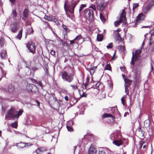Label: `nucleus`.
<instances>
[{
	"label": "nucleus",
	"mask_w": 154,
	"mask_h": 154,
	"mask_svg": "<svg viewBox=\"0 0 154 154\" xmlns=\"http://www.w3.org/2000/svg\"><path fill=\"white\" fill-rule=\"evenodd\" d=\"M28 15V10L27 9H26L23 11V16L22 17L23 20H25L26 18L27 17Z\"/></svg>",
	"instance_id": "19"
},
{
	"label": "nucleus",
	"mask_w": 154,
	"mask_h": 154,
	"mask_svg": "<svg viewBox=\"0 0 154 154\" xmlns=\"http://www.w3.org/2000/svg\"><path fill=\"white\" fill-rule=\"evenodd\" d=\"M106 5V4L105 2H102L97 4V9L100 11L103 10Z\"/></svg>",
	"instance_id": "10"
},
{
	"label": "nucleus",
	"mask_w": 154,
	"mask_h": 154,
	"mask_svg": "<svg viewBox=\"0 0 154 154\" xmlns=\"http://www.w3.org/2000/svg\"><path fill=\"white\" fill-rule=\"evenodd\" d=\"M82 38V36L81 35H79L77 37L74 39V40H79L80 39Z\"/></svg>",
	"instance_id": "40"
},
{
	"label": "nucleus",
	"mask_w": 154,
	"mask_h": 154,
	"mask_svg": "<svg viewBox=\"0 0 154 154\" xmlns=\"http://www.w3.org/2000/svg\"><path fill=\"white\" fill-rule=\"evenodd\" d=\"M105 69L108 70H111V67L109 64H108L106 65L105 68Z\"/></svg>",
	"instance_id": "37"
},
{
	"label": "nucleus",
	"mask_w": 154,
	"mask_h": 154,
	"mask_svg": "<svg viewBox=\"0 0 154 154\" xmlns=\"http://www.w3.org/2000/svg\"><path fill=\"white\" fill-rule=\"evenodd\" d=\"M112 143L115 145L119 146L122 144V142L121 140H115L112 142Z\"/></svg>",
	"instance_id": "17"
},
{
	"label": "nucleus",
	"mask_w": 154,
	"mask_h": 154,
	"mask_svg": "<svg viewBox=\"0 0 154 154\" xmlns=\"http://www.w3.org/2000/svg\"><path fill=\"white\" fill-rule=\"evenodd\" d=\"M89 8H92V9H93L94 11H96V7H95V5H93V4L91 5L89 7Z\"/></svg>",
	"instance_id": "44"
},
{
	"label": "nucleus",
	"mask_w": 154,
	"mask_h": 154,
	"mask_svg": "<svg viewBox=\"0 0 154 154\" xmlns=\"http://www.w3.org/2000/svg\"><path fill=\"white\" fill-rule=\"evenodd\" d=\"M78 2L75 1L72 3L70 6H69L68 8V10L70 14H72V16L73 15V13L74 11V9L75 6L77 5Z\"/></svg>",
	"instance_id": "8"
},
{
	"label": "nucleus",
	"mask_w": 154,
	"mask_h": 154,
	"mask_svg": "<svg viewBox=\"0 0 154 154\" xmlns=\"http://www.w3.org/2000/svg\"><path fill=\"white\" fill-rule=\"evenodd\" d=\"M16 0H9L12 4H14Z\"/></svg>",
	"instance_id": "56"
},
{
	"label": "nucleus",
	"mask_w": 154,
	"mask_h": 154,
	"mask_svg": "<svg viewBox=\"0 0 154 154\" xmlns=\"http://www.w3.org/2000/svg\"><path fill=\"white\" fill-rule=\"evenodd\" d=\"M149 27L148 26H145L142 27V28H148Z\"/></svg>",
	"instance_id": "63"
},
{
	"label": "nucleus",
	"mask_w": 154,
	"mask_h": 154,
	"mask_svg": "<svg viewBox=\"0 0 154 154\" xmlns=\"http://www.w3.org/2000/svg\"><path fill=\"white\" fill-rule=\"evenodd\" d=\"M11 28L12 32L14 33L17 31L19 28V26L17 23H14L11 24Z\"/></svg>",
	"instance_id": "12"
},
{
	"label": "nucleus",
	"mask_w": 154,
	"mask_h": 154,
	"mask_svg": "<svg viewBox=\"0 0 154 154\" xmlns=\"http://www.w3.org/2000/svg\"><path fill=\"white\" fill-rule=\"evenodd\" d=\"M138 132L139 133V135L140 136H144V131L141 128H138Z\"/></svg>",
	"instance_id": "24"
},
{
	"label": "nucleus",
	"mask_w": 154,
	"mask_h": 154,
	"mask_svg": "<svg viewBox=\"0 0 154 154\" xmlns=\"http://www.w3.org/2000/svg\"><path fill=\"white\" fill-rule=\"evenodd\" d=\"M146 147V145H144L143 146V149H145Z\"/></svg>",
	"instance_id": "60"
},
{
	"label": "nucleus",
	"mask_w": 154,
	"mask_h": 154,
	"mask_svg": "<svg viewBox=\"0 0 154 154\" xmlns=\"http://www.w3.org/2000/svg\"><path fill=\"white\" fill-rule=\"evenodd\" d=\"M12 14L14 17H15L17 15V13L15 10L13 11Z\"/></svg>",
	"instance_id": "49"
},
{
	"label": "nucleus",
	"mask_w": 154,
	"mask_h": 154,
	"mask_svg": "<svg viewBox=\"0 0 154 154\" xmlns=\"http://www.w3.org/2000/svg\"><path fill=\"white\" fill-rule=\"evenodd\" d=\"M113 44L112 43H110L106 47L108 49L111 48L112 47Z\"/></svg>",
	"instance_id": "43"
},
{
	"label": "nucleus",
	"mask_w": 154,
	"mask_h": 154,
	"mask_svg": "<svg viewBox=\"0 0 154 154\" xmlns=\"http://www.w3.org/2000/svg\"><path fill=\"white\" fill-rule=\"evenodd\" d=\"M141 51V50L139 49L136 50L135 51L134 54L133 52L132 53V57L131 61L130 63L131 65H133V66L134 65V62L137 60V57L139 55Z\"/></svg>",
	"instance_id": "4"
},
{
	"label": "nucleus",
	"mask_w": 154,
	"mask_h": 154,
	"mask_svg": "<svg viewBox=\"0 0 154 154\" xmlns=\"http://www.w3.org/2000/svg\"><path fill=\"white\" fill-rule=\"evenodd\" d=\"M125 87H129L131 84L132 81L128 79H124Z\"/></svg>",
	"instance_id": "13"
},
{
	"label": "nucleus",
	"mask_w": 154,
	"mask_h": 154,
	"mask_svg": "<svg viewBox=\"0 0 154 154\" xmlns=\"http://www.w3.org/2000/svg\"><path fill=\"white\" fill-rule=\"evenodd\" d=\"M11 127L14 128H17V123L16 121H15L14 122L12 123L11 125Z\"/></svg>",
	"instance_id": "30"
},
{
	"label": "nucleus",
	"mask_w": 154,
	"mask_h": 154,
	"mask_svg": "<svg viewBox=\"0 0 154 154\" xmlns=\"http://www.w3.org/2000/svg\"><path fill=\"white\" fill-rule=\"evenodd\" d=\"M100 18L102 22H105V19L103 15L101 13L100 14Z\"/></svg>",
	"instance_id": "36"
},
{
	"label": "nucleus",
	"mask_w": 154,
	"mask_h": 154,
	"mask_svg": "<svg viewBox=\"0 0 154 154\" xmlns=\"http://www.w3.org/2000/svg\"><path fill=\"white\" fill-rule=\"evenodd\" d=\"M95 154H105V152L104 150H100L98 152H96Z\"/></svg>",
	"instance_id": "34"
},
{
	"label": "nucleus",
	"mask_w": 154,
	"mask_h": 154,
	"mask_svg": "<svg viewBox=\"0 0 154 154\" xmlns=\"http://www.w3.org/2000/svg\"><path fill=\"white\" fill-rule=\"evenodd\" d=\"M116 38L118 40H119L121 38L120 35L118 33H116Z\"/></svg>",
	"instance_id": "50"
},
{
	"label": "nucleus",
	"mask_w": 154,
	"mask_h": 154,
	"mask_svg": "<svg viewBox=\"0 0 154 154\" xmlns=\"http://www.w3.org/2000/svg\"><path fill=\"white\" fill-rule=\"evenodd\" d=\"M120 29H117L116 30V31L117 32H120Z\"/></svg>",
	"instance_id": "61"
},
{
	"label": "nucleus",
	"mask_w": 154,
	"mask_h": 154,
	"mask_svg": "<svg viewBox=\"0 0 154 154\" xmlns=\"http://www.w3.org/2000/svg\"><path fill=\"white\" fill-rule=\"evenodd\" d=\"M66 128L68 131L70 132L73 131V129L72 127L69 126L68 125H66Z\"/></svg>",
	"instance_id": "38"
},
{
	"label": "nucleus",
	"mask_w": 154,
	"mask_h": 154,
	"mask_svg": "<svg viewBox=\"0 0 154 154\" xmlns=\"http://www.w3.org/2000/svg\"><path fill=\"white\" fill-rule=\"evenodd\" d=\"M4 44V39L3 38H1L0 39V45L1 47L3 46Z\"/></svg>",
	"instance_id": "35"
},
{
	"label": "nucleus",
	"mask_w": 154,
	"mask_h": 154,
	"mask_svg": "<svg viewBox=\"0 0 154 154\" xmlns=\"http://www.w3.org/2000/svg\"><path fill=\"white\" fill-rule=\"evenodd\" d=\"M100 85V83L99 82H97V84H96V86H97V87H98V88H99V86Z\"/></svg>",
	"instance_id": "58"
},
{
	"label": "nucleus",
	"mask_w": 154,
	"mask_h": 154,
	"mask_svg": "<svg viewBox=\"0 0 154 154\" xmlns=\"http://www.w3.org/2000/svg\"><path fill=\"white\" fill-rule=\"evenodd\" d=\"M36 152L37 153V154H40L41 152V149H40L39 148L38 149L36 150Z\"/></svg>",
	"instance_id": "47"
},
{
	"label": "nucleus",
	"mask_w": 154,
	"mask_h": 154,
	"mask_svg": "<svg viewBox=\"0 0 154 154\" xmlns=\"http://www.w3.org/2000/svg\"><path fill=\"white\" fill-rule=\"evenodd\" d=\"M154 6V0H152L144 8V12L145 13H147L149 11L151 8Z\"/></svg>",
	"instance_id": "9"
},
{
	"label": "nucleus",
	"mask_w": 154,
	"mask_h": 154,
	"mask_svg": "<svg viewBox=\"0 0 154 154\" xmlns=\"http://www.w3.org/2000/svg\"><path fill=\"white\" fill-rule=\"evenodd\" d=\"M44 18L46 20L50 21H52L53 18L52 17H48L47 16H45L44 17Z\"/></svg>",
	"instance_id": "31"
},
{
	"label": "nucleus",
	"mask_w": 154,
	"mask_h": 154,
	"mask_svg": "<svg viewBox=\"0 0 154 154\" xmlns=\"http://www.w3.org/2000/svg\"><path fill=\"white\" fill-rule=\"evenodd\" d=\"M121 100L122 103L124 105V101H125V97H122L121 99Z\"/></svg>",
	"instance_id": "51"
},
{
	"label": "nucleus",
	"mask_w": 154,
	"mask_h": 154,
	"mask_svg": "<svg viewBox=\"0 0 154 154\" xmlns=\"http://www.w3.org/2000/svg\"><path fill=\"white\" fill-rule=\"evenodd\" d=\"M26 47L30 52L32 53L33 54L35 53L36 47L35 43L32 42H29L27 44Z\"/></svg>",
	"instance_id": "7"
},
{
	"label": "nucleus",
	"mask_w": 154,
	"mask_h": 154,
	"mask_svg": "<svg viewBox=\"0 0 154 154\" xmlns=\"http://www.w3.org/2000/svg\"><path fill=\"white\" fill-rule=\"evenodd\" d=\"M151 51H154V46L151 49Z\"/></svg>",
	"instance_id": "64"
},
{
	"label": "nucleus",
	"mask_w": 154,
	"mask_h": 154,
	"mask_svg": "<svg viewBox=\"0 0 154 154\" xmlns=\"http://www.w3.org/2000/svg\"><path fill=\"white\" fill-rule=\"evenodd\" d=\"M138 5V4L135 3L133 5V10H134L137 7Z\"/></svg>",
	"instance_id": "41"
},
{
	"label": "nucleus",
	"mask_w": 154,
	"mask_h": 154,
	"mask_svg": "<svg viewBox=\"0 0 154 154\" xmlns=\"http://www.w3.org/2000/svg\"><path fill=\"white\" fill-rule=\"evenodd\" d=\"M61 76L63 79L69 82H71L73 79V76L71 75H68L66 72H63Z\"/></svg>",
	"instance_id": "6"
},
{
	"label": "nucleus",
	"mask_w": 154,
	"mask_h": 154,
	"mask_svg": "<svg viewBox=\"0 0 154 154\" xmlns=\"http://www.w3.org/2000/svg\"><path fill=\"white\" fill-rule=\"evenodd\" d=\"M95 152H96L95 148L92 145H91L90 146V148L88 150V153L91 154L94 153Z\"/></svg>",
	"instance_id": "18"
},
{
	"label": "nucleus",
	"mask_w": 154,
	"mask_h": 154,
	"mask_svg": "<svg viewBox=\"0 0 154 154\" xmlns=\"http://www.w3.org/2000/svg\"><path fill=\"white\" fill-rule=\"evenodd\" d=\"M84 15L88 20H92L93 18V11L88 9H86L84 11Z\"/></svg>",
	"instance_id": "3"
},
{
	"label": "nucleus",
	"mask_w": 154,
	"mask_h": 154,
	"mask_svg": "<svg viewBox=\"0 0 154 154\" xmlns=\"http://www.w3.org/2000/svg\"><path fill=\"white\" fill-rule=\"evenodd\" d=\"M52 21L54 22L57 25L59 24V20L56 18H53Z\"/></svg>",
	"instance_id": "32"
},
{
	"label": "nucleus",
	"mask_w": 154,
	"mask_h": 154,
	"mask_svg": "<svg viewBox=\"0 0 154 154\" xmlns=\"http://www.w3.org/2000/svg\"><path fill=\"white\" fill-rule=\"evenodd\" d=\"M145 142L143 141H141L139 142L138 148L139 149H140L142 147L143 144H144Z\"/></svg>",
	"instance_id": "27"
},
{
	"label": "nucleus",
	"mask_w": 154,
	"mask_h": 154,
	"mask_svg": "<svg viewBox=\"0 0 154 154\" xmlns=\"http://www.w3.org/2000/svg\"><path fill=\"white\" fill-rule=\"evenodd\" d=\"M39 148L41 149V152L45 151L46 150V149L45 147H40Z\"/></svg>",
	"instance_id": "48"
},
{
	"label": "nucleus",
	"mask_w": 154,
	"mask_h": 154,
	"mask_svg": "<svg viewBox=\"0 0 154 154\" xmlns=\"http://www.w3.org/2000/svg\"><path fill=\"white\" fill-rule=\"evenodd\" d=\"M96 68V67L94 66L93 68H88V70L89 71L91 75H92L93 74L94 70Z\"/></svg>",
	"instance_id": "22"
},
{
	"label": "nucleus",
	"mask_w": 154,
	"mask_h": 154,
	"mask_svg": "<svg viewBox=\"0 0 154 154\" xmlns=\"http://www.w3.org/2000/svg\"><path fill=\"white\" fill-rule=\"evenodd\" d=\"M86 91L85 90H79V92L80 94L81 97H86L87 96V94L85 93V92Z\"/></svg>",
	"instance_id": "15"
},
{
	"label": "nucleus",
	"mask_w": 154,
	"mask_h": 154,
	"mask_svg": "<svg viewBox=\"0 0 154 154\" xmlns=\"http://www.w3.org/2000/svg\"><path fill=\"white\" fill-rule=\"evenodd\" d=\"M55 51L54 50H51V54L52 55H54L55 54Z\"/></svg>",
	"instance_id": "54"
},
{
	"label": "nucleus",
	"mask_w": 154,
	"mask_h": 154,
	"mask_svg": "<svg viewBox=\"0 0 154 154\" xmlns=\"http://www.w3.org/2000/svg\"><path fill=\"white\" fill-rule=\"evenodd\" d=\"M108 117L112 118V119L113 120L114 119V117L113 116H112L111 115L109 114L106 113L104 114L103 115V116H102V118H105Z\"/></svg>",
	"instance_id": "23"
},
{
	"label": "nucleus",
	"mask_w": 154,
	"mask_h": 154,
	"mask_svg": "<svg viewBox=\"0 0 154 154\" xmlns=\"http://www.w3.org/2000/svg\"><path fill=\"white\" fill-rule=\"evenodd\" d=\"M33 145V144L31 143H25V147H29Z\"/></svg>",
	"instance_id": "42"
},
{
	"label": "nucleus",
	"mask_w": 154,
	"mask_h": 154,
	"mask_svg": "<svg viewBox=\"0 0 154 154\" xmlns=\"http://www.w3.org/2000/svg\"><path fill=\"white\" fill-rule=\"evenodd\" d=\"M118 135L117 134H112L110 135V138L112 140L114 141L118 139Z\"/></svg>",
	"instance_id": "16"
},
{
	"label": "nucleus",
	"mask_w": 154,
	"mask_h": 154,
	"mask_svg": "<svg viewBox=\"0 0 154 154\" xmlns=\"http://www.w3.org/2000/svg\"><path fill=\"white\" fill-rule=\"evenodd\" d=\"M15 145L18 148L21 149L25 147V143L21 142L19 143H16Z\"/></svg>",
	"instance_id": "14"
},
{
	"label": "nucleus",
	"mask_w": 154,
	"mask_h": 154,
	"mask_svg": "<svg viewBox=\"0 0 154 154\" xmlns=\"http://www.w3.org/2000/svg\"><path fill=\"white\" fill-rule=\"evenodd\" d=\"M1 57L2 59H4L7 56L6 52L5 50H3L0 53Z\"/></svg>",
	"instance_id": "21"
},
{
	"label": "nucleus",
	"mask_w": 154,
	"mask_h": 154,
	"mask_svg": "<svg viewBox=\"0 0 154 154\" xmlns=\"http://www.w3.org/2000/svg\"><path fill=\"white\" fill-rule=\"evenodd\" d=\"M86 7V5L82 4L81 5L79 9V12L80 14H81V12L82 11L84 8H85Z\"/></svg>",
	"instance_id": "29"
},
{
	"label": "nucleus",
	"mask_w": 154,
	"mask_h": 154,
	"mask_svg": "<svg viewBox=\"0 0 154 154\" xmlns=\"http://www.w3.org/2000/svg\"><path fill=\"white\" fill-rule=\"evenodd\" d=\"M145 18L144 15L140 13L137 17L136 19V23L137 24L141 22Z\"/></svg>",
	"instance_id": "11"
},
{
	"label": "nucleus",
	"mask_w": 154,
	"mask_h": 154,
	"mask_svg": "<svg viewBox=\"0 0 154 154\" xmlns=\"http://www.w3.org/2000/svg\"><path fill=\"white\" fill-rule=\"evenodd\" d=\"M74 40H72V41H70V44H72V43H74Z\"/></svg>",
	"instance_id": "59"
},
{
	"label": "nucleus",
	"mask_w": 154,
	"mask_h": 154,
	"mask_svg": "<svg viewBox=\"0 0 154 154\" xmlns=\"http://www.w3.org/2000/svg\"><path fill=\"white\" fill-rule=\"evenodd\" d=\"M2 73V69L1 67H0V76H1Z\"/></svg>",
	"instance_id": "55"
},
{
	"label": "nucleus",
	"mask_w": 154,
	"mask_h": 154,
	"mask_svg": "<svg viewBox=\"0 0 154 154\" xmlns=\"http://www.w3.org/2000/svg\"><path fill=\"white\" fill-rule=\"evenodd\" d=\"M62 27L66 31L67 30L68 28L65 25H62Z\"/></svg>",
	"instance_id": "53"
},
{
	"label": "nucleus",
	"mask_w": 154,
	"mask_h": 154,
	"mask_svg": "<svg viewBox=\"0 0 154 154\" xmlns=\"http://www.w3.org/2000/svg\"><path fill=\"white\" fill-rule=\"evenodd\" d=\"M64 98L65 99L66 101H68V97L67 96H66Z\"/></svg>",
	"instance_id": "57"
},
{
	"label": "nucleus",
	"mask_w": 154,
	"mask_h": 154,
	"mask_svg": "<svg viewBox=\"0 0 154 154\" xmlns=\"http://www.w3.org/2000/svg\"><path fill=\"white\" fill-rule=\"evenodd\" d=\"M14 90V86L12 85H10L6 90V91H8L9 92H13Z\"/></svg>",
	"instance_id": "20"
},
{
	"label": "nucleus",
	"mask_w": 154,
	"mask_h": 154,
	"mask_svg": "<svg viewBox=\"0 0 154 154\" xmlns=\"http://www.w3.org/2000/svg\"><path fill=\"white\" fill-rule=\"evenodd\" d=\"M103 36L101 34H98L97 36V39L98 41H101L102 40Z\"/></svg>",
	"instance_id": "26"
},
{
	"label": "nucleus",
	"mask_w": 154,
	"mask_h": 154,
	"mask_svg": "<svg viewBox=\"0 0 154 154\" xmlns=\"http://www.w3.org/2000/svg\"><path fill=\"white\" fill-rule=\"evenodd\" d=\"M120 50L122 51H124L125 50V47L123 45H120L119 47Z\"/></svg>",
	"instance_id": "39"
},
{
	"label": "nucleus",
	"mask_w": 154,
	"mask_h": 154,
	"mask_svg": "<svg viewBox=\"0 0 154 154\" xmlns=\"http://www.w3.org/2000/svg\"><path fill=\"white\" fill-rule=\"evenodd\" d=\"M126 12L124 10H123L119 20L115 21L114 22V25L115 26H118L122 22H125L126 21Z\"/></svg>",
	"instance_id": "2"
},
{
	"label": "nucleus",
	"mask_w": 154,
	"mask_h": 154,
	"mask_svg": "<svg viewBox=\"0 0 154 154\" xmlns=\"http://www.w3.org/2000/svg\"><path fill=\"white\" fill-rule=\"evenodd\" d=\"M128 87H125V92L126 94H128L129 93V90L128 89Z\"/></svg>",
	"instance_id": "46"
},
{
	"label": "nucleus",
	"mask_w": 154,
	"mask_h": 154,
	"mask_svg": "<svg viewBox=\"0 0 154 154\" xmlns=\"http://www.w3.org/2000/svg\"><path fill=\"white\" fill-rule=\"evenodd\" d=\"M22 29L20 30L19 32V33L17 36V38L19 40H20L22 37Z\"/></svg>",
	"instance_id": "25"
},
{
	"label": "nucleus",
	"mask_w": 154,
	"mask_h": 154,
	"mask_svg": "<svg viewBox=\"0 0 154 154\" xmlns=\"http://www.w3.org/2000/svg\"><path fill=\"white\" fill-rule=\"evenodd\" d=\"M28 29L30 30H31V32H27L26 33L27 34L30 35L31 34V33H33V32L34 31L32 27H30V28H29Z\"/></svg>",
	"instance_id": "45"
},
{
	"label": "nucleus",
	"mask_w": 154,
	"mask_h": 154,
	"mask_svg": "<svg viewBox=\"0 0 154 154\" xmlns=\"http://www.w3.org/2000/svg\"><path fill=\"white\" fill-rule=\"evenodd\" d=\"M26 89L29 93L31 92L35 93L38 91L37 87L33 84L28 85L26 86Z\"/></svg>",
	"instance_id": "5"
},
{
	"label": "nucleus",
	"mask_w": 154,
	"mask_h": 154,
	"mask_svg": "<svg viewBox=\"0 0 154 154\" xmlns=\"http://www.w3.org/2000/svg\"><path fill=\"white\" fill-rule=\"evenodd\" d=\"M22 112L23 111L22 110L16 111L14 109H11L8 111L7 114L6 116V117L18 118L22 114Z\"/></svg>",
	"instance_id": "1"
},
{
	"label": "nucleus",
	"mask_w": 154,
	"mask_h": 154,
	"mask_svg": "<svg viewBox=\"0 0 154 154\" xmlns=\"http://www.w3.org/2000/svg\"><path fill=\"white\" fill-rule=\"evenodd\" d=\"M71 86L72 88L73 89H76L77 88V87L75 85H71Z\"/></svg>",
	"instance_id": "52"
},
{
	"label": "nucleus",
	"mask_w": 154,
	"mask_h": 154,
	"mask_svg": "<svg viewBox=\"0 0 154 154\" xmlns=\"http://www.w3.org/2000/svg\"><path fill=\"white\" fill-rule=\"evenodd\" d=\"M144 125L145 127H149L150 125V123L149 121L148 120H146L144 122Z\"/></svg>",
	"instance_id": "28"
},
{
	"label": "nucleus",
	"mask_w": 154,
	"mask_h": 154,
	"mask_svg": "<svg viewBox=\"0 0 154 154\" xmlns=\"http://www.w3.org/2000/svg\"><path fill=\"white\" fill-rule=\"evenodd\" d=\"M150 43H152V42H154V33L151 35L150 38Z\"/></svg>",
	"instance_id": "33"
},
{
	"label": "nucleus",
	"mask_w": 154,
	"mask_h": 154,
	"mask_svg": "<svg viewBox=\"0 0 154 154\" xmlns=\"http://www.w3.org/2000/svg\"><path fill=\"white\" fill-rule=\"evenodd\" d=\"M88 82H87L85 84V87H86V86H87L88 85Z\"/></svg>",
	"instance_id": "62"
}]
</instances>
